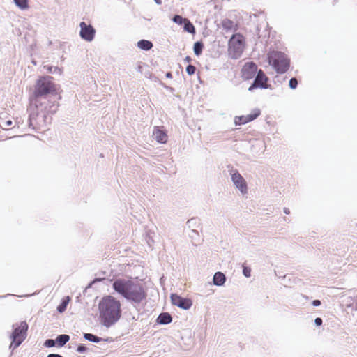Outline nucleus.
I'll use <instances>...</instances> for the list:
<instances>
[{
  "mask_svg": "<svg viewBox=\"0 0 357 357\" xmlns=\"http://www.w3.org/2000/svg\"><path fill=\"white\" fill-rule=\"evenodd\" d=\"M112 287L116 292L135 303H141L146 297L142 286L130 280L118 279L113 282Z\"/></svg>",
  "mask_w": 357,
  "mask_h": 357,
  "instance_id": "f257e3e1",
  "label": "nucleus"
},
{
  "mask_svg": "<svg viewBox=\"0 0 357 357\" xmlns=\"http://www.w3.org/2000/svg\"><path fill=\"white\" fill-rule=\"evenodd\" d=\"M98 309L102 324L110 327L121 317L120 301L112 296L103 297L99 303Z\"/></svg>",
  "mask_w": 357,
  "mask_h": 357,
  "instance_id": "f03ea898",
  "label": "nucleus"
},
{
  "mask_svg": "<svg viewBox=\"0 0 357 357\" xmlns=\"http://www.w3.org/2000/svg\"><path fill=\"white\" fill-rule=\"evenodd\" d=\"M59 98L56 91H34L33 96L30 98V108H39L43 110L48 109L49 112H54L56 109V102Z\"/></svg>",
  "mask_w": 357,
  "mask_h": 357,
  "instance_id": "7ed1b4c3",
  "label": "nucleus"
},
{
  "mask_svg": "<svg viewBox=\"0 0 357 357\" xmlns=\"http://www.w3.org/2000/svg\"><path fill=\"white\" fill-rule=\"evenodd\" d=\"M267 58L269 65L278 74H284L290 67V59L282 52H270L267 54Z\"/></svg>",
  "mask_w": 357,
  "mask_h": 357,
  "instance_id": "20e7f679",
  "label": "nucleus"
},
{
  "mask_svg": "<svg viewBox=\"0 0 357 357\" xmlns=\"http://www.w3.org/2000/svg\"><path fill=\"white\" fill-rule=\"evenodd\" d=\"M245 38L240 33H234L228 40V55L232 59H239L244 50Z\"/></svg>",
  "mask_w": 357,
  "mask_h": 357,
  "instance_id": "39448f33",
  "label": "nucleus"
},
{
  "mask_svg": "<svg viewBox=\"0 0 357 357\" xmlns=\"http://www.w3.org/2000/svg\"><path fill=\"white\" fill-rule=\"evenodd\" d=\"M13 327L14 330L10 336L12 340L10 349L14 350L25 340L28 330V324L26 321H22L19 324L13 325Z\"/></svg>",
  "mask_w": 357,
  "mask_h": 357,
  "instance_id": "423d86ee",
  "label": "nucleus"
},
{
  "mask_svg": "<svg viewBox=\"0 0 357 357\" xmlns=\"http://www.w3.org/2000/svg\"><path fill=\"white\" fill-rule=\"evenodd\" d=\"M231 181L235 188L239 190L242 195L248 193V188L245 179L240 174L238 170H230Z\"/></svg>",
  "mask_w": 357,
  "mask_h": 357,
  "instance_id": "0eeeda50",
  "label": "nucleus"
},
{
  "mask_svg": "<svg viewBox=\"0 0 357 357\" xmlns=\"http://www.w3.org/2000/svg\"><path fill=\"white\" fill-rule=\"evenodd\" d=\"M253 78V82L248 89H267L268 88L267 86L268 77L261 69L259 70Z\"/></svg>",
  "mask_w": 357,
  "mask_h": 357,
  "instance_id": "6e6552de",
  "label": "nucleus"
},
{
  "mask_svg": "<svg viewBox=\"0 0 357 357\" xmlns=\"http://www.w3.org/2000/svg\"><path fill=\"white\" fill-rule=\"evenodd\" d=\"M79 36L82 39L87 42H91L94 39L96 29L92 25L87 24L84 22H81L79 23Z\"/></svg>",
  "mask_w": 357,
  "mask_h": 357,
  "instance_id": "1a4fd4ad",
  "label": "nucleus"
},
{
  "mask_svg": "<svg viewBox=\"0 0 357 357\" xmlns=\"http://www.w3.org/2000/svg\"><path fill=\"white\" fill-rule=\"evenodd\" d=\"M258 71V67L255 62H246L241 69V76L244 79L249 80L252 79Z\"/></svg>",
  "mask_w": 357,
  "mask_h": 357,
  "instance_id": "9d476101",
  "label": "nucleus"
},
{
  "mask_svg": "<svg viewBox=\"0 0 357 357\" xmlns=\"http://www.w3.org/2000/svg\"><path fill=\"white\" fill-rule=\"evenodd\" d=\"M54 78L50 75L40 77L36 82L35 89H56Z\"/></svg>",
  "mask_w": 357,
  "mask_h": 357,
  "instance_id": "9b49d317",
  "label": "nucleus"
},
{
  "mask_svg": "<svg viewBox=\"0 0 357 357\" xmlns=\"http://www.w3.org/2000/svg\"><path fill=\"white\" fill-rule=\"evenodd\" d=\"M171 301L174 305L178 306L183 310L190 309L192 305L190 299L182 298L176 294L171 295Z\"/></svg>",
  "mask_w": 357,
  "mask_h": 357,
  "instance_id": "f8f14e48",
  "label": "nucleus"
},
{
  "mask_svg": "<svg viewBox=\"0 0 357 357\" xmlns=\"http://www.w3.org/2000/svg\"><path fill=\"white\" fill-rule=\"evenodd\" d=\"M259 114L260 110L259 109H255L250 114L236 116L234 118V123L236 126L245 124L255 119L259 116Z\"/></svg>",
  "mask_w": 357,
  "mask_h": 357,
  "instance_id": "ddd939ff",
  "label": "nucleus"
},
{
  "mask_svg": "<svg viewBox=\"0 0 357 357\" xmlns=\"http://www.w3.org/2000/svg\"><path fill=\"white\" fill-rule=\"evenodd\" d=\"M152 137L159 143H165L167 140L166 132L158 127L153 128Z\"/></svg>",
  "mask_w": 357,
  "mask_h": 357,
  "instance_id": "4468645a",
  "label": "nucleus"
},
{
  "mask_svg": "<svg viewBox=\"0 0 357 357\" xmlns=\"http://www.w3.org/2000/svg\"><path fill=\"white\" fill-rule=\"evenodd\" d=\"M137 47L142 50L149 51L153 47V44L151 40L141 39L137 43Z\"/></svg>",
  "mask_w": 357,
  "mask_h": 357,
  "instance_id": "2eb2a0df",
  "label": "nucleus"
},
{
  "mask_svg": "<svg viewBox=\"0 0 357 357\" xmlns=\"http://www.w3.org/2000/svg\"><path fill=\"white\" fill-rule=\"evenodd\" d=\"M226 281V277L222 272H216L213 278V282L216 286H222Z\"/></svg>",
  "mask_w": 357,
  "mask_h": 357,
  "instance_id": "dca6fc26",
  "label": "nucleus"
},
{
  "mask_svg": "<svg viewBox=\"0 0 357 357\" xmlns=\"http://www.w3.org/2000/svg\"><path fill=\"white\" fill-rule=\"evenodd\" d=\"M204 48V43L202 40H198L193 44V52L195 56H199L203 52Z\"/></svg>",
  "mask_w": 357,
  "mask_h": 357,
  "instance_id": "f3484780",
  "label": "nucleus"
},
{
  "mask_svg": "<svg viewBox=\"0 0 357 357\" xmlns=\"http://www.w3.org/2000/svg\"><path fill=\"white\" fill-rule=\"evenodd\" d=\"M172 320L171 315L167 312L161 313L158 317V322L160 324H169Z\"/></svg>",
  "mask_w": 357,
  "mask_h": 357,
  "instance_id": "a211bd4d",
  "label": "nucleus"
},
{
  "mask_svg": "<svg viewBox=\"0 0 357 357\" xmlns=\"http://www.w3.org/2000/svg\"><path fill=\"white\" fill-rule=\"evenodd\" d=\"M221 24L224 30L229 31L233 29L234 23L230 19L225 18L222 20Z\"/></svg>",
  "mask_w": 357,
  "mask_h": 357,
  "instance_id": "6ab92c4d",
  "label": "nucleus"
},
{
  "mask_svg": "<svg viewBox=\"0 0 357 357\" xmlns=\"http://www.w3.org/2000/svg\"><path fill=\"white\" fill-rule=\"evenodd\" d=\"M70 340V336L66 334L59 335L56 338V342L59 347L64 346Z\"/></svg>",
  "mask_w": 357,
  "mask_h": 357,
  "instance_id": "aec40b11",
  "label": "nucleus"
},
{
  "mask_svg": "<svg viewBox=\"0 0 357 357\" xmlns=\"http://www.w3.org/2000/svg\"><path fill=\"white\" fill-rule=\"evenodd\" d=\"M44 69L48 73H51V74L61 75V73H62V69L59 68L58 66L46 65V66H44Z\"/></svg>",
  "mask_w": 357,
  "mask_h": 357,
  "instance_id": "412c9836",
  "label": "nucleus"
},
{
  "mask_svg": "<svg viewBox=\"0 0 357 357\" xmlns=\"http://www.w3.org/2000/svg\"><path fill=\"white\" fill-rule=\"evenodd\" d=\"M13 2L22 10H25L29 8V0H13Z\"/></svg>",
  "mask_w": 357,
  "mask_h": 357,
  "instance_id": "4be33fe9",
  "label": "nucleus"
},
{
  "mask_svg": "<svg viewBox=\"0 0 357 357\" xmlns=\"http://www.w3.org/2000/svg\"><path fill=\"white\" fill-rule=\"evenodd\" d=\"M183 29L185 31L194 34L195 33V27L193 24L190 22L189 20L186 19L183 25Z\"/></svg>",
  "mask_w": 357,
  "mask_h": 357,
  "instance_id": "5701e85b",
  "label": "nucleus"
},
{
  "mask_svg": "<svg viewBox=\"0 0 357 357\" xmlns=\"http://www.w3.org/2000/svg\"><path fill=\"white\" fill-rule=\"evenodd\" d=\"M69 301H70V297L69 296L65 297L62 300L61 303L57 307L58 312L60 313H63L66 310Z\"/></svg>",
  "mask_w": 357,
  "mask_h": 357,
  "instance_id": "b1692460",
  "label": "nucleus"
},
{
  "mask_svg": "<svg viewBox=\"0 0 357 357\" xmlns=\"http://www.w3.org/2000/svg\"><path fill=\"white\" fill-rule=\"evenodd\" d=\"M84 337L88 341L98 343L100 342L101 338L91 333H84Z\"/></svg>",
  "mask_w": 357,
  "mask_h": 357,
  "instance_id": "393cba45",
  "label": "nucleus"
},
{
  "mask_svg": "<svg viewBox=\"0 0 357 357\" xmlns=\"http://www.w3.org/2000/svg\"><path fill=\"white\" fill-rule=\"evenodd\" d=\"M185 20L186 18H183L181 15L177 14L174 15L172 18V22L178 25H181L184 23Z\"/></svg>",
  "mask_w": 357,
  "mask_h": 357,
  "instance_id": "a878e982",
  "label": "nucleus"
},
{
  "mask_svg": "<svg viewBox=\"0 0 357 357\" xmlns=\"http://www.w3.org/2000/svg\"><path fill=\"white\" fill-rule=\"evenodd\" d=\"M185 71L188 75H192L196 72V67L195 66L189 63L185 68Z\"/></svg>",
  "mask_w": 357,
  "mask_h": 357,
  "instance_id": "bb28decb",
  "label": "nucleus"
},
{
  "mask_svg": "<svg viewBox=\"0 0 357 357\" xmlns=\"http://www.w3.org/2000/svg\"><path fill=\"white\" fill-rule=\"evenodd\" d=\"M298 84V80L296 77H291L289 81V86L291 89H296Z\"/></svg>",
  "mask_w": 357,
  "mask_h": 357,
  "instance_id": "cd10ccee",
  "label": "nucleus"
},
{
  "mask_svg": "<svg viewBox=\"0 0 357 357\" xmlns=\"http://www.w3.org/2000/svg\"><path fill=\"white\" fill-rule=\"evenodd\" d=\"M12 124L13 122L11 120H1L0 122V125L3 129H8Z\"/></svg>",
  "mask_w": 357,
  "mask_h": 357,
  "instance_id": "c85d7f7f",
  "label": "nucleus"
},
{
  "mask_svg": "<svg viewBox=\"0 0 357 357\" xmlns=\"http://www.w3.org/2000/svg\"><path fill=\"white\" fill-rule=\"evenodd\" d=\"M56 340H54L52 339H47L45 342V344L44 345L46 347H54L55 346V343H56Z\"/></svg>",
  "mask_w": 357,
  "mask_h": 357,
  "instance_id": "c756f323",
  "label": "nucleus"
},
{
  "mask_svg": "<svg viewBox=\"0 0 357 357\" xmlns=\"http://www.w3.org/2000/svg\"><path fill=\"white\" fill-rule=\"evenodd\" d=\"M250 268L248 267H244L243 269V273L246 278L250 277Z\"/></svg>",
  "mask_w": 357,
  "mask_h": 357,
  "instance_id": "7c9ffc66",
  "label": "nucleus"
},
{
  "mask_svg": "<svg viewBox=\"0 0 357 357\" xmlns=\"http://www.w3.org/2000/svg\"><path fill=\"white\" fill-rule=\"evenodd\" d=\"M35 119V114L33 113H31L29 116V126H34L33 121Z\"/></svg>",
  "mask_w": 357,
  "mask_h": 357,
  "instance_id": "2f4dec72",
  "label": "nucleus"
},
{
  "mask_svg": "<svg viewBox=\"0 0 357 357\" xmlns=\"http://www.w3.org/2000/svg\"><path fill=\"white\" fill-rule=\"evenodd\" d=\"M86 348L82 344H79L77 349V352L81 353V354L86 351Z\"/></svg>",
  "mask_w": 357,
  "mask_h": 357,
  "instance_id": "473e14b6",
  "label": "nucleus"
},
{
  "mask_svg": "<svg viewBox=\"0 0 357 357\" xmlns=\"http://www.w3.org/2000/svg\"><path fill=\"white\" fill-rule=\"evenodd\" d=\"M322 319L319 317H317L314 320V323L317 326H321L322 324Z\"/></svg>",
  "mask_w": 357,
  "mask_h": 357,
  "instance_id": "72a5a7b5",
  "label": "nucleus"
},
{
  "mask_svg": "<svg viewBox=\"0 0 357 357\" xmlns=\"http://www.w3.org/2000/svg\"><path fill=\"white\" fill-rule=\"evenodd\" d=\"M312 305L315 307L319 306L321 305V301L319 300H314L312 301Z\"/></svg>",
  "mask_w": 357,
  "mask_h": 357,
  "instance_id": "f704fd0d",
  "label": "nucleus"
},
{
  "mask_svg": "<svg viewBox=\"0 0 357 357\" xmlns=\"http://www.w3.org/2000/svg\"><path fill=\"white\" fill-rule=\"evenodd\" d=\"M184 61L189 64L192 61V58L190 56H186L184 59Z\"/></svg>",
  "mask_w": 357,
  "mask_h": 357,
  "instance_id": "c9c22d12",
  "label": "nucleus"
},
{
  "mask_svg": "<svg viewBox=\"0 0 357 357\" xmlns=\"http://www.w3.org/2000/svg\"><path fill=\"white\" fill-rule=\"evenodd\" d=\"M47 357H63V356L61 355L57 354H48Z\"/></svg>",
  "mask_w": 357,
  "mask_h": 357,
  "instance_id": "e433bc0d",
  "label": "nucleus"
},
{
  "mask_svg": "<svg viewBox=\"0 0 357 357\" xmlns=\"http://www.w3.org/2000/svg\"><path fill=\"white\" fill-rule=\"evenodd\" d=\"M36 116L38 119H39V118L43 119L45 117V115L43 114H40L39 112H38L36 114Z\"/></svg>",
  "mask_w": 357,
  "mask_h": 357,
  "instance_id": "4c0bfd02",
  "label": "nucleus"
},
{
  "mask_svg": "<svg viewBox=\"0 0 357 357\" xmlns=\"http://www.w3.org/2000/svg\"><path fill=\"white\" fill-rule=\"evenodd\" d=\"M283 211L285 214H287V215L290 213V211L288 208H284Z\"/></svg>",
  "mask_w": 357,
  "mask_h": 357,
  "instance_id": "58836bf2",
  "label": "nucleus"
},
{
  "mask_svg": "<svg viewBox=\"0 0 357 357\" xmlns=\"http://www.w3.org/2000/svg\"><path fill=\"white\" fill-rule=\"evenodd\" d=\"M165 76L168 78H171L172 77L171 72H167L165 75Z\"/></svg>",
  "mask_w": 357,
  "mask_h": 357,
  "instance_id": "ea45409f",
  "label": "nucleus"
},
{
  "mask_svg": "<svg viewBox=\"0 0 357 357\" xmlns=\"http://www.w3.org/2000/svg\"><path fill=\"white\" fill-rule=\"evenodd\" d=\"M157 5L162 4V0H153Z\"/></svg>",
  "mask_w": 357,
  "mask_h": 357,
  "instance_id": "a19ab883",
  "label": "nucleus"
},
{
  "mask_svg": "<svg viewBox=\"0 0 357 357\" xmlns=\"http://www.w3.org/2000/svg\"><path fill=\"white\" fill-rule=\"evenodd\" d=\"M280 78H281V77H280V76L275 77V82H280Z\"/></svg>",
  "mask_w": 357,
  "mask_h": 357,
  "instance_id": "79ce46f5",
  "label": "nucleus"
},
{
  "mask_svg": "<svg viewBox=\"0 0 357 357\" xmlns=\"http://www.w3.org/2000/svg\"><path fill=\"white\" fill-rule=\"evenodd\" d=\"M167 89L172 90V89H174L172 87H167Z\"/></svg>",
  "mask_w": 357,
  "mask_h": 357,
  "instance_id": "37998d69",
  "label": "nucleus"
},
{
  "mask_svg": "<svg viewBox=\"0 0 357 357\" xmlns=\"http://www.w3.org/2000/svg\"><path fill=\"white\" fill-rule=\"evenodd\" d=\"M286 78H287L286 77H282V79H283L284 81H285V80H286Z\"/></svg>",
  "mask_w": 357,
  "mask_h": 357,
  "instance_id": "c03bdc74",
  "label": "nucleus"
}]
</instances>
